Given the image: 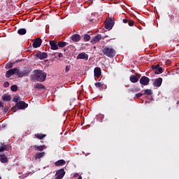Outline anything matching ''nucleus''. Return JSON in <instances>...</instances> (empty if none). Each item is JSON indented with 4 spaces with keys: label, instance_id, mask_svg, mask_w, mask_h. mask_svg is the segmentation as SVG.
Segmentation results:
<instances>
[{
    "label": "nucleus",
    "instance_id": "1",
    "mask_svg": "<svg viewBox=\"0 0 179 179\" xmlns=\"http://www.w3.org/2000/svg\"><path fill=\"white\" fill-rule=\"evenodd\" d=\"M34 74L32 76V79L36 82H44L47 78V73L41 70H34Z\"/></svg>",
    "mask_w": 179,
    "mask_h": 179
},
{
    "label": "nucleus",
    "instance_id": "2",
    "mask_svg": "<svg viewBox=\"0 0 179 179\" xmlns=\"http://www.w3.org/2000/svg\"><path fill=\"white\" fill-rule=\"evenodd\" d=\"M102 52L104 55L108 57V58H114L115 57V50L113 48L105 47L102 50Z\"/></svg>",
    "mask_w": 179,
    "mask_h": 179
},
{
    "label": "nucleus",
    "instance_id": "3",
    "mask_svg": "<svg viewBox=\"0 0 179 179\" xmlns=\"http://www.w3.org/2000/svg\"><path fill=\"white\" fill-rule=\"evenodd\" d=\"M27 107H29V104L23 101H20L12 108V110L13 113H16L17 110H24V108H27Z\"/></svg>",
    "mask_w": 179,
    "mask_h": 179
},
{
    "label": "nucleus",
    "instance_id": "4",
    "mask_svg": "<svg viewBox=\"0 0 179 179\" xmlns=\"http://www.w3.org/2000/svg\"><path fill=\"white\" fill-rule=\"evenodd\" d=\"M35 56L38 59L43 60L48 57V54H47V52H45L38 51Z\"/></svg>",
    "mask_w": 179,
    "mask_h": 179
},
{
    "label": "nucleus",
    "instance_id": "5",
    "mask_svg": "<svg viewBox=\"0 0 179 179\" xmlns=\"http://www.w3.org/2000/svg\"><path fill=\"white\" fill-rule=\"evenodd\" d=\"M114 27V21L113 20V19L109 18L105 25L104 27L105 29H106L107 30H111V29H113V27Z\"/></svg>",
    "mask_w": 179,
    "mask_h": 179
},
{
    "label": "nucleus",
    "instance_id": "6",
    "mask_svg": "<svg viewBox=\"0 0 179 179\" xmlns=\"http://www.w3.org/2000/svg\"><path fill=\"white\" fill-rule=\"evenodd\" d=\"M64 176H65V170L64 169H59L56 172L55 179H62V178H64Z\"/></svg>",
    "mask_w": 179,
    "mask_h": 179
},
{
    "label": "nucleus",
    "instance_id": "7",
    "mask_svg": "<svg viewBox=\"0 0 179 179\" xmlns=\"http://www.w3.org/2000/svg\"><path fill=\"white\" fill-rule=\"evenodd\" d=\"M149 82H150V79L147 76H143L140 78V84L143 86H148Z\"/></svg>",
    "mask_w": 179,
    "mask_h": 179
},
{
    "label": "nucleus",
    "instance_id": "8",
    "mask_svg": "<svg viewBox=\"0 0 179 179\" xmlns=\"http://www.w3.org/2000/svg\"><path fill=\"white\" fill-rule=\"evenodd\" d=\"M15 75L17 76V78H23V76H27L29 75V71H20V70L17 69Z\"/></svg>",
    "mask_w": 179,
    "mask_h": 179
},
{
    "label": "nucleus",
    "instance_id": "9",
    "mask_svg": "<svg viewBox=\"0 0 179 179\" xmlns=\"http://www.w3.org/2000/svg\"><path fill=\"white\" fill-rule=\"evenodd\" d=\"M10 148V145H5L4 143L0 142V153H2V152H8L9 150V148Z\"/></svg>",
    "mask_w": 179,
    "mask_h": 179
},
{
    "label": "nucleus",
    "instance_id": "10",
    "mask_svg": "<svg viewBox=\"0 0 179 179\" xmlns=\"http://www.w3.org/2000/svg\"><path fill=\"white\" fill-rule=\"evenodd\" d=\"M43 40H41L40 38H37L33 43L32 46L34 47V48H38V47L41 46Z\"/></svg>",
    "mask_w": 179,
    "mask_h": 179
},
{
    "label": "nucleus",
    "instance_id": "11",
    "mask_svg": "<svg viewBox=\"0 0 179 179\" xmlns=\"http://www.w3.org/2000/svg\"><path fill=\"white\" fill-rule=\"evenodd\" d=\"M76 59H85V61H87V59H89V55L85 52H81L78 54V55L76 57Z\"/></svg>",
    "mask_w": 179,
    "mask_h": 179
},
{
    "label": "nucleus",
    "instance_id": "12",
    "mask_svg": "<svg viewBox=\"0 0 179 179\" xmlns=\"http://www.w3.org/2000/svg\"><path fill=\"white\" fill-rule=\"evenodd\" d=\"M16 69L17 68L9 69L6 73V78H10L12 75H16Z\"/></svg>",
    "mask_w": 179,
    "mask_h": 179
},
{
    "label": "nucleus",
    "instance_id": "13",
    "mask_svg": "<svg viewBox=\"0 0 179 179\" xmlns=\"http://www.w3.org/2000/svg\"><path fill=\"white\" fill-rule=\"evenodd\" d=\"M162 83H163V78H156L155 82L153 83V86L155 87H160L162 86Z\"/></svg>",
    "mask_w": 179,
    "mask_h": 179
},
{
    "label": "nucleus",
    "instance_id": "14",
    "mask_svg": "<svg viewBox=\"0 0 179 179\" xmlns=\"http://www.w3.org/2000/svg\"><path fill=\"white\" fill-rule=\"evenodd\" d=\"M50 45V50H58V43L57 44V41H50L49 43Z\"/></svg>",
    "mask_w": 179,
    "mask_h": 179
},
{
    "label": "nucleus",
    "instance_id": "15",
    "mask_svg": "<svg viewBox=\"0 0 179 179\" xmlns=\"http://www.w3.org/2000/svg\"><path fill=\"white\" fill-rule=\"evenodd\" d=\"M95 78H100L101 76V69L100 67H96L94 70Z\"/></svg>",
    "mask_w": 179,
    "mask_h": 179
},
{
    "label": "nucleus",
    "instance_id": "16",
    "mask_svg": "<svg viewBox=\"0 0 179 179\" xmlns=\"http://www.w3.org/2000/svg\"><path fill=\"white\" fill-rule=\"evenodd\" d=\"M33 149H34L37 152H43V150H44V149H45V145H35L33 146Z\"/></svg>",
    "mask_w": 179,
    "mask_h": 179
},
{
    "label": "nucleus",
    "instance_id": "17",
    "mask_svg": "<svg viewBox=\"0 0 179 179\" xmlns=\"http://www.w3.org/2000/svg\"><path fill=\"white\" fill-rule=\"evenodd\" d=\"M81 37L80 34H73L71 36V40L74 42V43H78V41H80Z\"/></svg>",
    "mask_w": 179,
    "mask_h": 179
},
{
    "label": "nucleus",
    "instance_id": "18",
    "mask_svg": "<svg viewBox=\"0 0 179 179\" xmlns=\"http://www.w3.org/2000/svg\"><path fill=\"white\" fill-rule=\"evenodd\" d=\"M139 78H141L139 76H131L129 78L130 82H131V83H136L139 80Z\"/></svg>",
    "mask_w": 179,
    "mask_h": 179
},
{
    "label": "nucleus",
    "instance_id": "19",
    "mask_svg": "<svg viewBox=\"0 0 179 179\" xmlns=\"http://www.w3.org/2000/svg\"><path fill=\"white\" fill-rule=\"evenodd\" d=\"M0 162L3 164L8 163V162H9V159H8V157L6 156V155L3 154L0 155Z\"/></svg>",
    "mask_w": 179,
    "mask_h": 179
},
{
    "label": "nucleus",
    "instance_id": "20",
    "mask_svg": "<svg viewBox=\"0 0 179 179\" xmlns=\"http://www.w3.org/2000/svg\"><path fill=\"white\" fill-rule=\"evenodd\" d=\"M101 38V34L96 35L94 38L91 40V43H94L96 44V43H99Z\"/></svg>",
    "mask_w": 179,
    "mask_h": 179
},
{
    "label": "nucleus",
    "instance_id": "21",
    "mask_svg": "<svg viewBox=\"0 0 179 179\" xmlns=\"http://www.w3.org/2000/svg\"><path fill=\"white\" fill-rule=\"evenodd\" d=\"M1 99L3 101H10L11 97L10 95L8 94H4L2 96Z\"/></svg>",
    "mask_w": 179,
    "mask_h": 179
},
{
    "label": "nucleus",
    "instance_id": "22",
    "mask_svg": "<svg viewBox=\"0 0 179 179\" xmlns=\"http://www.w3.org/2000/svg\"><path fill=\"white\" fill-rule=\"evenodd\" d=\"M66 45H68V43L64 41H60L57 43V47H59L60 48H63V47H66Z\"/></svg>",
    "mask_w": 179,
    "mask_h": 179
},
{
    "label": "nucleus",
    "instance_id": "23",
    "mask_svg": "<svg viewBox=\"0 0 179 179\" xmlns=\"http://www.w3.org/2000/svg\"><path fill=\"white\" fill-rule=\"evenodd\" d=\"M45 155V152L36 153L34 156L35 159L37 160V159H41V157H43Z\"/></svg>",
    "mask_w": 179,
    "mask_h": 179
},
{
    "label": "nucleus",
    "instance_id": "24",
    "mask_svg": "<svg viewBox=\"0 0 179 179\" xmlns=\"http://www.w3.org/2000/svg\"><path fill=\"white\" fill-rule=\"evenodd\" d=\"M65 160L64 159H60V160H58L57 162H55V166H64L65 165Z\"/></svg>",
    "mask_w": 179,
    "mask_h": 179
},
{
    "label": "nucleus",
    "instance_id": "25",
    "mask_svg": "<svg viewBox=\"0 0 179 179\" xmlns=\"http://www.w3.org/2000/svg\"><path fill=\"white\" fill-rule=\"evenodd\" d=\"M18 34H20V36H24V34H26L27 31L26 29L24 28H21L17 31Z\"/></svg>",
    "mask_w": 179,
    "mask_h": 179
},
{
    "label": "nucleus",
    "instance_id": "26",
    "mask_svg": "<svg viewBox=\"0 0 179 179\" xmlns=\"http://www.w3.org/2000/svg\"><path fill=\"white\" fill-rule=\"evenodd\" d=\"M34 136H35L36 138H37L38 139H40V141L44 139V137L46 136L45 134H35Z\"/></svg>",
    "mask_w": 179,
    "mask_h": 179
},
{
    "label": "nucleus",
    "instance_id": "27",
    "mask_svg": "<svg viewBox=\"0 0 179 179\" xmlns=\"http://www.w3.org/2000/svg\"><path fill=\"white\" fill-rule=\"evenodd\" d=\"M143 94H148L149 96H152L153 94V91L150 89L145 90Z\"/></svg>",
    "mask_w": 179,
    "mask_h": 179
},
{
    "label": "nucleus",
    "instance_id": "28",
    "mask_svg": "<svg viewBox=\"0 0 179 179\" xmlns=\"http://www.w3.org/2000/svg\"><path fill=\"white\" fill-rule=\"evenodd\" d=\"M35 89H45V87L43 84L37 83L34 85Z\"/></svg>",
    "mask_w": 179,
    "mask_h": 179
},
{
    "label": "nucleus",
    "instance_id": "29",
    "mask_svg": "<svg viewBox=\"0 0 179 179\" xmlns=\"http://www.w3.org/2000/svg\"><path fill=\"white\" fill-rule=\"evenodd\" d=\"M94 85L99 90H103V84L101 83H96Z\"/></svg>",
    "mask_w": 179,
    "mask_h": 179
},
{
    "label": "nucleus",
    "instance_id": "30",
    "mask_svg": "<svg viewBox=\"0 0 179 179\" xmlns=\"http://www.w3.org/2000/svg\"><path fill=\"white\" fill-rule=\"evenodd\" d=\"M90 38H92V37L90 36V35L85 34L84 35V41H90Z\"/></svg>",
    "mask_w": 179,
    "mask_h": 179
},
{
    "label": "nucleus",
    "instance_id": "31",
    "mask_svg": "<svg viewBox=\"0 0 179 179\" xmlns=\"http://www.w3.org/2000/svg\"><path fill=\"white\" fill-rule=\"evenodd\" d=\"M155 75H159V73H163V69L161 67L158 68L157 70L155 71Z\"/></svg>",
    "mask_w": 179,
    "mask_h": 179
},
{
    "label": "nucleus",
    "instance_id": "32",
    "mask_svg": "<svg viewBox=\"0 0 179 179\" xmlns=\"http://www.w3.org/2000/svg\"><path fill=\"white\" fill-rule=\"evenodd\" d=\"M13 101H14V103H19V101H20V96H15L13 99Z\"/></svg>",
    "mask_w": 179,
    "mask_h": 179
},
{
    "label": "nucleus",
    "instance_id": "33",
    "mask_svg": "<svg viewBox=\"0 0 179 179\" xmlns=\"http://www.w3.org/2000/svg\"><path fill=\"white\" fill-rule=\"evenodd\" d=\"M10 90H12V92H17V85H13L10 87Z\"/></svg>",
    "mask_w": 179,
    "mask_h": 179
},
{
    "label": "nucleus",
    "instance_id": "34",
    "mask_svg": "<svg viewBox=\"0 0 179 179\" xmlns=\"http://www.w3.org/2000/svg\"><path fill=\"white\" fill-rule=\"evenodd\" d=\"M6 69H10L11 68H13V63L10 62L6 65Z\"/></svg>",
    "mask_w": 179,
    "mask_h": 179
},
{
    "label": "nucleus",
    "instance_id": "35",
    "mask_svg": "<svg viewBox=\"0 0 179 179\" xmlns=\"http://www.w3.org/2000/svg\"><path fill=\"white\" fill-rule=\"evenodd\" d=\"M129 92H131V93H135L136 92H139V88L136 87V88H131L129 90Z\"/></svg>",
    "mask_w": 179,
    "mask_h": 179
},
{
    "label": "nucleus",
    "instance_id": "36",
    "mask_svg": "<svg viewBox=\"0 0 179 179\" xmlns=\"http://www.w3.org/2000/svg\"><path fill=\"white\" fill-rule=\"evenodd\" d=\"M158 68H160V65H159V64L152 65V69L154 71H156Z\"/></svg>",
    "mask_w": 179,
    "mask_h": 179
},
{
    "label": "nucleus",
    "instance_id": "37",
    "mask_svg": "<svg viewBox=\"0 0 179 179\" xmlns=\"http://www.w3.org/2000/svg\"><path fill=\"white\" fill-rule=\"evenodd\" d=\"M134 24H135V22H134V21H132V20H129V21L128 22L129 26L132 27V26H134Z\"/></svg>",
    "mask_w": 179,
    "mask_h": 179
},
{
    "label": "nucleus",
    "instance_id": "38",
    "mask_svg": "<svg viewBox=\"0 0 179 179\" xmlns=\"http://www.w3.org/2000/svg\"><path fill=\"white\" fill-rule=\"evenodd\" d=\"M142 96H143V94H142V93H137V94H136V97L137 99H139V97H142Z\"/></svg>",
    "mask_w": 179,
    "mask_h": 179
},
{
    "label": "nucleus",
    "instance_id": "39",
    "mask_svg": "<svg viewBox=\"0 0 179 179\" xmlns=\"http://www.w3.org/2000/svg\"><path fill=\"white\" fill-rule=\"evenodd\" d=\"M3 87H9V82L6 81V82L3 83Z\"/></svg>",
    "mask_w": 179,
    "mask_h": 179
},
{
    "label": "nucleus",
    "instance_id": "40",
    "mask_svg": "<svg viewBox=\"0 0 179 179\" xmlns=\"http://www.w3.org/2000/svg\"><path fill=\"white\" fill-rule=\"evenodd\" d=\"M99 117L101 118L100 122H103V119L104 118V116L103 115H99Z\"/></svg>",
    "mask_w": 179,
    "mask_h": 179
},
{
    "label": "nucleus",
    "instance_id": "41",
    "mask_svg": "<svg viewBox=\"0 0 179 179\" xmlns=\"http://www.w3.org/2000/svg\"><path fill=\"white\" fill-rule=\"evenodd\" d=\"M70 69H70L69 66H66V69H65V72H69Z\"/></svg>",
    "mask_w": 179,
    "mask_h": 179
},
{
    "label": "nucleus",
    "instance_id": "42",
    "mask_svg": "<svg viewBox=\"0 0 179 179\" xmlns=\"http://www.w3.org/2000/svg\"><path fill=\"white\" fill-rule=\"evenodd\" d=\"M3 111L4 113H8V107L5 106V107L3 108Z\"/></svg>",
    "mask_w": 179,
    "mask_h": 179
},
{
    "label": "nucleus",
    "instance_id": "43",
    "mask_svg": "<svg viewBox=\"0 0 179 179\" xmlns=\"http://www.w3.org/2000/svg\"><path fill=\"white\" fill-rule=\"evenodd\" d=\"M58 57H59V58H62V57H64V55H62V53H59Z\"/></svg>",
    "mask_w": 179,
    "mask_h": 179
},
{
    "label": "nucleus",
    "instance_id": "44",
    "mask_svg": "<svg viewBox=\"0 0 179 179\" xmlns=\"http://www.w3.org/2000/svg\"><path fill=\"white\" fill-rule=\"evenodd\" d=\"M0 108H3V103L0 101Z\"/></svg>",
    "mask_w": 179,
    "mask_h": 179
},
{
    "label": "nucleus",
    "instance_id": "45",
    "mask_svg": "<svg viewBox=\"0 0 179 179\" xmlns=\"http://www.w3.org/2000/svg\"><path fill=\"white\" fill-rule=\"evenodd\" d=\"M128 20L127 19H123V23H128Z\"/></svg>",
    "mask_w": 179,
    "mask_h": 179
},
{
    "label": "nucleus",
    "instance_id": "46",
    "mask_svg": "<svg viewBox=\"0 0 179 179\" xmlns=\"http://www.w3.org/2000/svg\"><path fill=\"white\" fill-rule=\"evenodd\" d=\"M93 20H94V19H91L90 20V22H93Z\"/></svg>",
    "mask_w": 179,
    "mask_h": 179
},
{
    "label": "nucleus",
    "instance_id": "47",
    "mask_svg": "<svg viewBox=\"0 0 179 179\" xmlns=\"http://www.w3.org/2000/svg\"><path fill=\"white\" fill-rule=\"evenodd\" d=\"M22 60H17L16 62H20Z\"/></svg>",
    "mask_w": 179,
    "mask_h": 179
},
{
    "label": "nucleus",
    "instance_id": "48",
    "mask_svg": "<svg viewBox=\"0 0 179 179\" xmlns=\"http://www.w3.org/2000/svg\"><path fill=\"white\" fill-rule=\"evenodd\" d=\"M177 104H179V101H177Z\"/></svg>",
    "mask_w": 179,
    "mask_h": 179
},
{
    "label": "nucleus",
    "instance_id": "49",
    "mask_svg": "<svg viewBox=\"0 0 179 179\" xmlns=\"http://www.w3.org/2000/svg\"><path fill=\"white\" fill-rule=\"evenodd\" d=\"M0 179H2V177L0 176Z\"/></svg>",
    "mask_w": 179,
    "mask_h": 179
},
{
    "label": "nucleus",
    "instance_id": "50",
    "mask_svg": "<svg viewBox=\"0 0 179 179\" xmlns=\"http://www.w3.org/2000/svg\"><path fill=\"white\" fill-rule=\"evenodd\" d=\"M87 1H92V0H87Z\"/></svg>",
    "mask_w": 179,
    "mask_h": 179
}]
</instances>
